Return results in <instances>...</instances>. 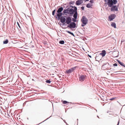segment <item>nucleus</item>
Listing matches in <instances>:
<instances>
[{
  "label": "nucleus",
  "instance_id": "9",
  "mask_svg": "<svg viewBox=\"0 0 125 125\" xmlns=\"http://www.w3.org/2000/svg\"><path fill=\"white\" fill-rule=\"evenodd\" d=\"M75 12V10L73 9H69V14L70 16H72Z\"/></svg>",
  "mask_w": 125,
  "mask_h": 125
},
{
  "label": "nucleus",
  "instance_id": "23",
  "mask_svg": "<svg viewBox=\"0 0 125 125\" xmlns=\"http://www.w3.org/2000/svg\"><path fill=\"white\" fill-rule=\"evenodd\" d=\"M8 39H6L5 41L3 42V43L4 44H6L8 42Z\"/></svg>",
  "mask_w": 125,
  "mask_h": 125
},
{
  "label": "nucleus",
  "instance_id": "38",
  "mask_svg": "<svg viewBox=\"0 0 125 125\" xmlns=\"http://www.w3.org/2000/svg\"><path fill=\"white\" fill-rule=\"evenodd\" d=\"M84 1H88L89 0H83Z\"/></svg>",
  "mask_w": 125,
  "mask_h": 125
},
{
  "label": "nucleus",
  "instance_id": "26",
  "mask_svg": "<svg viewBox=\"0 0 125 125\" xmlns=\"http://www.w3.org/2000/svg\"><path fill=\"white\" fill-rule=\"evenodd\" d=\"M59 43L61 44H63L64 43V42L63 41H60L59 42Z\"/></svg>",
  "mask_w": 125,
  "mask_h": 125
},
{
  "label": "nucleus",
  "instance_id": "34",
  "mask_svg": "<svg viewBox=\"0 0 125 125\" xmlns=\"http://www.w3.org/2000/svg\"><path fill=\"white\" fill-rule=\"evenodd\" d=\"M73 20L74 22H76V19H73Z\"/></svg>",
  "mask_w": 125,
  "mask_h": 125
},
{
  "label": "nucleus",
  "instance_id": "41",
  "mask_svg": "<svg viewBox=\"0 0 125 125\" xmlns=\"http://www.w3.org/2000/svg\"><path fill=\"white\" fill-rule=\"evenodd\" d=\"M108 112H109V111H108L107 112V113H108Z\"/></svg>",
  "mask_w": 125,
  "mask_h": 125
},
{
  "label": "nucleus",
  "instance_id": "6",
  "mask_svg": "<svg viewBox=\"0 0 125 125\" xmlns=\"http://www.w3.org/2000/svg\"><path fill=\"white\" fill-rule=\"evenodd\" d=\"M76 68V67H75L72 68L67 70H66V73L68 74L70 73L75 70Z\"/></svg>",
  "mask_w": 125,
  "mask_h": 125
},
{
  "label": "nucleus",
  "instance_id": "28",
  "mask_svg": "<svg viewBox=\"0 0 125 125\" xmlns=\"http://www.w3.org/2000/svg\"><path fill=\"white\" fill-rule=\"evenodd\" d=\"M46 82L48 83H50L51 82V81H50V80H47L46 81Z\"/></svg>",
  "mask_w": 125,
  "mask_h": 125
},
{
  "label": "nucleus",
  "instance_id": "33",
  "mask_svg": "<svg viewBox=\"0 0 125 125\" xmlns=\"http://www.w3.org/2000/svg\"><path fill=\"white\" fill-rule=\"evenodd\" d=\"M17 24H18V26L20 28H21V27L20 25H19V23L18 22H17Z\"/></svg>",
  "mask_w": 125,
  "mask_h": 125
},
{
  "label": "nucleus",
  "instance_id": "31",
  "mask_svg": "<svg viewBox=\"0 0 125 125\" xmlns=\"http://www.w3.org/2000/svg\"><path fill=\"white\" fill-rule=\"evenodd\" d=\"M68 102L66 101H64L63 102V103L64 104H66L68 103Z\"/></svg>",
  "mask_w": 125,
  "mask_h": 125
},
{
  "label": "nucleus",
  "instance_id": "25",
  "mask_svg": "<svg viewBox=\"0 0 125 125\" xmlns=\"http://www.w3.org/2000/svg\"><path fill=\"white\" fill-rule=\"evenodd\" d=\"M116 97H114L110 99V100L111 101L115 100L116 99Z\"/></svg>",
  "mask_w": 125,
  "mask_h": 125
},
{
  "label": "nucleus",
  "instance_id": "44",
  "mask_svg": "<svg viewBox=\"0 0 125 125\" xmlns=\"http://www.w3.org/2000/svg\"><path fill=\"white\" fill-rule=\"evenodd\" d=\"M111 51H110V52H111Z\"/></svg>",
  "mask_w": 125,
  "mask_h": 125
},
{
  "label": "nucleus",
  "instance_id": "20",
  "mask_svg": "<svg viewBox=\"0 0 125 125\" xmlns=\"http://www.w3.org/2000/svg\"><path fill=\"white\" fill-rule=\"evenodd\" d=\"M107 66V65L106 64L104 65H103L102 66V69L103 70H105L106 69V68H105V67H106Z\"/></svg>",
  "mask_w": 125,
  "mask_h": 125
},
{
  "label": "nucleus",
  "instance_id": "36",
  "mask_svg": "<svg viewBox=\"0 0 125 125\" xmlns=\"http://www.w3.org/2000/svg\"><path fill=\"white\" fill-rule=\"evenodd\" d=\"M90 2L91 3H93V0H91L90 1Z\"/></svg>",
  "mask_w": 125,
  "mask_h": 125
},
{
  "label": "nucleus",
  "instance_id": "15",
  "mask_svg": "<svg viewBox=\"0 0 125 125\" xmlns=\"http://www.w3.org/2000/svg\"><path fill=\"white\" fill-rule=\"evenodd\" d=\"M63 13H67L69 14V8L64 10L63 11Z\"/></svg>",
  "mask_w": 125,
  "mask_h": 125
},
{
  "label": "nucleus",
  "instance_id": "7",
  "mask_svg": "<svg viewBox=\"0 0 125 125\" xmlns=\"http://www.w3.org/2000/svg\"><path fill=\"white\" fill-rule=\"evenodd\" d=\"M104 1L105 2V5L106 7L107 5H108V7H106V9L107 10H109V0H104Z\"/></svg>",
  "mask_w": 125,
  "mask_h": 125
},
{
  "label": "nucleus",
  "instance_id": "16",
  "mask_svg": "<svg viewBox=\"0 0 125 125\" xmlns=\"http://www.w3.org/2000/svg\"><path fill=\"white\" fill-rule=\"evenodd\" d=\"M106 52L104 50H103L102 52L100 53V54L103 57L104 56Z\"/></svg>",
  "mask_w": 125,
  "mask_h": 125
},
{
  "label": "nucleus",
  "instance_id": "13",
  "mask_svg": "<svg viewBox=\"0 0 125 125\" xmlns=\"http://www.w3.org/2000/svg\"><path fill=\"white\" fill-rule=\"evenodd\" d=\"M83 2V0H78L76 2L77 5H79L81 4Z\"/></svg>",
  "mask_w": 125,
  "mask_h": 125
},
{
  "label": "nucleus",
  "instance_id": "24",
  "mask_svg": "<svg viewBox=\"0 0 125 125\" xmlns=\"http://www.w3.org/2000/svg\"><path fill=\"white\" fill-rule=\"evenodd\" d=\"M66 31L68 33L74 36V34L73 33H72L70 31Z\"/></svg>",
  "mask_w": 125,
  "mask_h": 125
},
{
  "label": "nucleus",
  "instance_id": "42",
  "mask_svg": "<svg viewBox=\"0 0 125 125\" xmlns=\"http://www.w3.org/2000/svg\"><path fill=\"white\" fill-rule=\"evenodd\" d=\"M89 56L90 57H91V56L90 55Z\"/></svg>",
  "mask_w": 125,
  "mask_h": 125
},
{
  "label": "nucleus",
  "instance_id": "4",
  "mask_svg": "<svg viewBox=\"0 0 125 125\" xmlns=\"http://www.w3.org/2000/svg\"><path fill=\"white\" fill-rule=\"evenodd\" d=\"M66 22L65 23H66L67 24H69L72 21V19L71 17H66Z\"/></svg>",
  "mask_w": 125,
  "mask_h": 125
},
{
  "label": "nucleus",
  "instance_id": "5",
  "mask_svg": "<svg viewBox=\"0 0 125 125\" xmlns=\"http://www.w3.org/2000/svg\"><path fill=\"white\" fill-rule=\"evenodd\" d=\"M111 11H115L118 10V8L116 5H113L111 7Z\"/></svg>",
  "mask_w": 125,
  "mask_h": 125
},
{
  "label": "nucleus",
  "instance_id": "17",
  "mask_svg": "<svg viewBox=\"0 0 125 125\" xmlns=\"http://www.w3.org/2000/svg\"><path fill=\"white\" fill-rule=\"evenodd\" d=\"M62 13H58L57 14V16H58V18L59 19L60 18L61 16H62Z\"/></svg>",
  "mask_w": 125,
  "mask_h": 125
},
{
  "label": "nucleus",
  "instance_id": "37",
  "mask_svg": "<svg viewBox=\"0 0 125 125\" xmlns=\"http://www.w3.org/2000/svg\"><path fill=\"white\" fill-rule=\"evenodd\" d=\"M70 7H72V8H74V7L73 6H71V5L70 6Z\"/></svg>",
  "mask_w": 125,
  "mask_h": 125
},
{
  "label": "nucleus",
  "instance_id": "35",
  "mask_svg": "<svg viewBox=\"0 0 125 125\" xmlns=\"http://www.w3.org/2000/svg\"><path fill=\"white\" fill-rule=\"evenodd\" d=\"M81 9L83 10H84V7H83H83H81Z\"/></svg>",
  "mask_w": 125,
  "mask_h": 125
},
{
  "label": "nucleus",
  "instance_id": "18",
  "mask_svg": "<svg viewBox=\"0 0 125 125\" xmlns=\"http://www.w3.org/2000/svg\"><path fill=\"white\" fill-rule=\"evenodd\" d=\"M63 9L62 7H61L59 8L57 11V13H60L63 10Z\"/></svg>",
  "mask_w": 125,
  "mask_h": 125
},
{
  "label": "nucleus",
  "instance_id": "21",
  "mask_svg": "<svg viewBox=\"0 0 125 125\" xmlns=\"http://www.w3.org/2000/svg\"><path fill=\"white\" fill-rule=\"evenodd\" d=\"M117 61L118 63L121 65L123 66H125L124 64L123 63L120 62L118 60H117Z\"/></svg>",
  "mask_w": 125,
  "mask_h": 125
},
{
  "label": "nucleus",
  "instance_id": "40",
  "mask_svg": "<svg viewBox=\"0 0 125 125\" xmlns=\"http://www.w3.org/2000/svg\"><path fill=\"white\" fill-rule=\"evenodd\" d=\"M108 19H109V16L108 17Z\"/></svg>",
  "mask_w": 125,
  "mask_h": 125
},
{
  "label": "nucleus",
  "instance_id": "39",
  "mask_svg": "<svg viewBox=\"0 0 125 125\" xmlns=\"http://www.w3.org/2000/svg\"><path fill=\"white\" fill-rule=\"evenodd\" d=\"M119 121L118 123V124L117 125H119Z\"/></svg>",
  "mask_w": 125,
  "mask_h": 125
},
{
  "label": "nucleus",
  "instance_id": "3",
  "mask_svg": "<svg viewBox=\"0 0 125 125\" xmlns=\"http://www.w3.org/2000/svg\"><path fill=\"white\" fill-rule=\"evenodd\" d=\"M117 0H110V7L116 4L117 3Z\"/></svg>",
  "mask_w": 125,
  "mask_h": 125
},
{
  "label": "nucleus",
  "instance_id": "27",
  "mask_svg": "<svg viewBox=\"0 0 125 125\" xmlns=\"http://www.w3.org/2000/svg\"><path fill=\"white\" fill-rule=\"evenodd\" d=\"M106 72L107 74V75H109V70H107L106 71Z\"/></svg>",
  "mask_w": 125,
  "mask_h": 125
},
{
  "label": "nucleus",
  "instance_id": "2",
  "mask_svg": "<svg viewBox=\"0 0 125 125\" xmlns=\"http://www.w3.org/2000/svg\"><path fill=\"white\" fill-rule=\"evenodd\" d=\"M76 26V23L74 22H71L68 25L67 27L70 28H75Z\"/></svg>",
  "mask_w": 125,
  "mask_h": 125
},
{
  "label": "nucleus",
  "instance_id": "14",
  "mask_svg": "<svg viewBox=\"0 0 125 125\" xmlns=\"http://www.w3.org/2000/svg\"><path fill=\"white\" fill-rule=\"evenodd\" d=\"M118 53L117 52L115 51L112 53V55L114 57H116L117 56V54Z\"/></svg>",
  "mask_w": 125,
  "mask_h": 125
},
{
  "label": "nucleus",
  "instance_id": "30",
  "mask_svg": "<svg viewBox=\"0 0 125 125\" xmlns=\"http://www.w3.org/2000/svg\"><path fill=\"white\" fill-rule=\"evenodd\" d=\"M74 3V2L73 1H71V2H70V3H69V4H73Z\"/></svg>",
  "mask_w": 125,
  "mask_h": 125
},
{
  "label": "nucleus",
  "instance_id": "10",
  "mask_svg": "<svg viewBox=\"0 0 125 125\" xmlns=\"http://www.w3.org/2000/svg\"><path fill=\"white\" fill-rule=\"evenodd\" d=\"M85 76L84 75H81L79 77L80 81L82 82L85 80Z\"/></svg>",
  "mask_w": 125,
  "mask_h": 125
},
{
  "label": "nucleus",
  "instance_id": "43",
  "mask_svg": "<svg viewBox=\"0 0 125 125\" xmlns=\"http://www.w3.org/2000/svg\"><path fill=\"white\" fill-rule=\"evenodd\" d=\"M97 117H98V118H99V117L98 116H97Z\"/></svg>",
  "mask_w": 125,
  "mask_h": 125
},
{
  "label": "nucleus",
  "instance_id": "12",
  "mask_svg": "<svg viewBox=\"0 0 125 125\" xmlns=\"http://www.w3.org/2000/svg\"><path fill=\"white\" fill-rule=\"evenodd\" d=\"M66 19L63 16H62L60 18V21L62 23H65L66 21Z\"/></svg>",
  "mask_w": 125,
  "mask_h": 125
},
{
  "label": "nucleus",
  "instance_id": "11",
  "mask_svg": "<svg viewBox=\"0 0 125 125\" xmlns=\"http://www.w3.org/2000/svg\"><path fill=\"white\" fill-rule=\"evenodd\" d=\"M116 15L115 14H112L110 15V21L114 19L116 17Z\"/></svg>",
  "mask_w": 125,
  "mask_h": 125
},
{
  "label": "nucleus",
  "instance_id": "29",
  "mask_svg": "<svg viewBox=\"0 0 125 125\" xmlns=\"http://www.w3.org/2000/svg\"><path fill=\"white\" fill-rule=\"evenodd\" d=\"M55 11V10L53 11L52 12V15H54Z\"/></svg>",
  "mask_w": 125,
  "mask_h": 125
},
{
  "label": "nucleus",
  "instance_id": "22",
  "mask_svg": "<svg viewBox=\"0 0 125 125\" xmlns=\"http://www.w3.org/2000/svg\"><path fill=\"white\" fill-rule=\"evenodd\" d=\"M92 6V4L88 3L86 5V7L88 8H90Z\"/></svg>",
  "mask_w": 125,
  "mask_h": 125
},
{
  "label": "nucleus",
  "instance_id": "8",
  "mask_svg": "<svg viewBox=\"0 0 125 125\" xmlns=\"http://www.w3.org/2000/svg\"><path fill=\"white\" fill-rule=\"evenodd\" d=\"M74 9L75 10V13L74 14L73 17L75 19H76L77 18L78 14L77 11V7H74Z\"/></svg>",
  "mask_w": 125,
  "mask_h": 125
},
{
  "label": "nucleus",
  "instance_id": "1",
  "mask_svg": "<svg viewBox=\"0 0 125 125\" xmlns=\"http://www.w3.org/2000/svg\"><path fill=\"white\" fill-rule=\"evenodd\" d=\"M81 21L82 23L81 26L83 27L86 25L87 24L88 20L85 17L83 16L82 17L81 19Z\"/></svg>",
  "mask_w": 125,
  "mask_h": 125
},
{
  "label": "nucleus",
  "instance_id": "32",
  "mask_svg": "<svg viewBox=\"0 0 125 125\" xmlns=\"http://www.w3.org/2000/svg\"><path fill=\"white\" fill-rule=\"evenodd\" d=\"M113 65L115 66H117V63H115L113 64Z\"/></svg>",
  "mask_w": 125,
  "mask_h": 125
},
{
  "label": "nucleus",
  "instance_id": "19",
  "mask_svg": "<svg viewBox=\"0 0 125 125\" xmlns=\"http://www.w3.org/2000/svg\"><path fill=\"white\" fill-rule=\"evenodd\" d=\"M111 26L115 28H116V24L115 22H112V23L111 24Z\"/></svg>",
  "mask_w": 125,
  "mask_h": 125
}]
</instances>
